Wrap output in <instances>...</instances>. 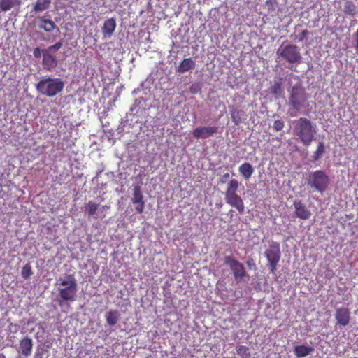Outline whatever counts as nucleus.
<instances>
[{
	"instance_id": "nucleus-1",
	"label": "nucleus",
	"mask_w": 358,
	"mask_h": 358,
	"mask_svg": "<svg viewBox=\"0 0 358 358\" xmlns=\"http://www.w3.org/2000/svg\"><path fill=\"white\" fill-rule=\"evenodd\" d=\"M317 127L306 117H300L294 122V134L306 147L311 145L315 139Z\"/></svg>"
},
{
	"instance_id": "nucleus-2",
	"label": "nucleus",
	"mask_w": 358,
	"mask_h": 358,
	"mask_svg": "<svg viewBox=\"0 0 358 358\" xmlns=\"http://www.w3.org/2000/svg\"><path fill=\"white\" fill-rule=\"evenodd\" d=\"M308 94L306 90L300 85H295L290 90L289 103L296 113L301 112L303 109L309 108ZM295 114H291L294 117Z\"/></svg>"
},
{
	"instance_id": "nucleus-3",
	"label": "nucleus",
	"mask_w": 358,
	"mask_h": 358,
	"mask_svg": "<svg viewBox=\"0 0 358 358\" xmlns=\"http://www.w3.org/2000/svg\"><path fill=\"white\" fill-rule=\"evenodd\" d=\"M64 82L60 78H42L36 85V90L43 95L54 97L62 92Z\"/></svg>"
},
{
	"instance_id": "nucleus-4",
	"label": "nucleus",
	"mask_w": 358,
	"mask_h": 358,
	"mask_svg": "<svg viewBox=\"0 0 358 358\" xmlns=\"http://www.w3.org/2000/svg\"><path fill=\"white\" fill-rule=\"evenodd\" d=\"M238 187L239 182L236 179H231L228 182L224 199L227 203L236 208L240 214H243L245 211V205L242 198L237 194Z\"/></svg>"
},
{
	"instance_id": "nucleus-5",
	"label": "nucleus",
	"mask_w": 358,
	"mask_h": 358,
	"mask_svg": "<svg viewBox=\"0 0 358 358\" xmlns=\"http://www.w3.org/2000/svg\"><path fill=\"white\" fill-rule=\"evenodd\" d=\"M59 304L63 301H74L78 290L76 280L73 275H69L67 279H59L58 283Z\"/></svg>"
},
{
	"instance_id": "nucleus-6",
	"label": "nucleus",
	"mask_w": 358,
	"mask_h": 358,
	"mask_svg": "<svg viewBox=\"0 0 358 358\" xmlns=\"http://www.w3.org/2000/svg\"><path fill=\"white\" fill-rule=\"evenodd\" d=\"M330 183L328 175L323 170H317L309 173L307 178V185L315 191L324 192Z\"/></svg>"
},
{
	"instance_id": "nucleus-7",
	"label": "nucleus",
	"mask_w": 358,
	"mask_h": 358,
	"mask_svg": "<svg viewBox=\"0 0 358 358\" xmlns=\"http://www.w3.org/2000/svg\"><path fill=\"white\" fill-rule=\"evenodd\" d=\"M264 255L268 262V266L270 272L275 273L281 257L280 243L272 242L265 250Z\"/></svg>"
},
{
	"instance_id": "nucleus-8",
	"label": "nucleus",
	"mask_w": 358,
	"mask_h": 358,
	"mask_svg": "<svg viewBox=\"0 0 358 358\" xmlns=\"http://www.w3.org/2000/svg\"><path fill=\"white\" fill-rule=\"evenodd\" d=\"M277 55L290 64L299 63L301 60L300 50L295 45H281L277 50Z\"/></svg>"
},
{
	"instance_id": "nucleus-9",
	"label": "nucleus",
	"mask_w": 358,
	"mask_h": 358,
	"mask_svg": "<svg viewBox=\"0 0 358 358\" xmlns=\"http://www.w3.org/2000/svg\"><path fill=\"white\" fill-rule=\"evenodd\" d=\"M224 263L229 266L235 280H241L246 275V271L243 264L231 256H226L224 257Z\"/></svg>"
},
{
	"instance_id": "nucleus-10",
	"label": "nucleus",
	"mask_w": 358,
	"mask_h": 358,
	"mask_svg": "<svg viewBox=\"0 0 358 358\" xmlns=\"http://www.w3.org/2000/svg\"><path fill=\"white\" fill-rule=\"evenodd\" d=\"M217 126H203L196 127L192 132L196 139H206L218 133Z\"/></svg>"
},
{
	"instance_id": "nucleus-11",
	"label": "nucleus",
	"mask_w": 358,
	"mask_h": 358,
	"mask_svg": "<svg viewBox=\"0 0 358 358\" xmlns=\"http://www.w3.org/2000/svg\"><path fill=\"white\" fill-rule=\"evenodd\" d=\"M131 202L133 204L136 205L135 210L137 213L141 214L143 213L145 201L140 186L136 185L134 187Z\"/></svg>"
},
{
	"instance_id": "nucleus-12",
	"label": "nucleus",
	"mask_w": 358,
	"mask_h": 358,
	"mask_svg": "<svg viewBox=\"0 0 358 358\" xmlns=\"http://www.w3.org/2000/svg\"><path fill=\"white\" fill-rule=\"evenodd\" d=\"M294 214L296 217L301 220H308L311 216V212L306 206L305 203L301 200H296L294 202Z\"/></svg>"
},
{
	"instance_id": "nucleus-13",
	"label": "nucleus",
	"mask_w": 358,
	"mask_h": 358,
	"mask_svg": "<svg viewBox=\"0 0 358 358\" xmlns=\"http://www.w3.org/2000/svg\"><path fill=\"white\" fill-rule=\"evenodd\" d=\"M335 318L338 324L345 327L347 326L350 320V312L347 308H339L336 310L335 313Z\"/></svg>"
},
{
	"instance_id": "nucleus-14",
	"label": "nucleus",
	"mask_w": 358,
	"mask_h": 358,
	"mask_svg": "<svg viewBox=\"0 0 358 358\" xmlns=\"http://www.w3.org/2000/svg\"><path fill=\"white\" fill-rule=\"evenodd\" d=\"M57 59L55 55L43 50L42 65L44 69L52 71L57 67Z\"/></svg>"
},
{
	"instance_id": "nucleus-15",
	"label": "nucleus",
	"mask_w": 358,
	"mask_h": 358,
	"mask_svg": "<svg viewBox=\"0 0 358 358\" xmlns=\"http://www.w3.org/2000/svg\"><path fill=\"white\" fill-rule=\"evenodd\" d=\"M36 22L37 23L39 29H43L47 32L53 31L56 27L55 23L52 20L45 18V16L37 17L36 19Z\"/></svg>"
},
{
	"instance_id": "nucleus-16",
	"label": "nucleus",
	"mask_w": 358,
	"mask_h": 358,
	"mask_svg": "<svg viewBox=\"0 0 358 358\" xmlns=\"http://www.w3.org/2000/svg\"><path fill=\"white\" fill-rule=\"evenodd\" d=\"M32 348L33 341L29 337L25 336L20 341V348L23 356H29L31 354Z\"/></svg>"
},
{
	"instance_id": "nucleus-17",
	"label": "nucleus",
	"mask_w": 358,
	"mask_h": 358,
	"mask_svg": "<svg viewBox=\"0 0 358 358\" xmlns=\"http://www.w3.org/2000/svg\"><path fill=\"white\" fill-rule=\"evenodd\" d=\"M116 28V20L115 18H109L105 20L102 27V33L104 37L110 38L114 33Z\"/></svg>"
},
{
	"instance_id": "nucleus-18",
	"label": "nucleus",
	"mask_w": 358,
	"mask_h": 358,
	"mask_svg": "<svg viewBox=\"0 0 358 358\" xmlns=\"http://www.w3.org/2000/svg\"><path fill=\"white\" fill-rule=\"evenodd\" d=\"M195 62L192 58L184 59L178 66L177 71L180 73L188 71L195 67Z\"/></svg>"
},
{
	"instance_id": "nucleus-19",
	"label": "nucleus",
	"mask_w": 358,
	"mask_h": 358,
	"mask_svg": "<svg viewBox=\"0 0 358 358\" xmlns=\"http://www.w3.org/2000/svg\"><path fill=\"white\" fill-rule=\"evenodd\" d=\"M238 171L243 178L249 180L254 173V169L250 163L244 162L239 166Z\"/></svg>"
},
{
	"instance_id": "nucleus-20",
	"label": "nucleus",
	"mask_w": 358,
	"mask_h": 358,
	"mask_svg": "<svg viewBox=\"0 0 358 358\" xmlns=\"http://www.w3.org/2000/svg\"><path fill=\"white\" fill-rule=\"evenodd\" d=\"M313 350V347L301 345L296 346L294 352L297 357H304L310 354Z\"/></svg>"
},
{
	"instance_id": "nucleus-21",
	"label": "nucleus",
	"mask_w": 358,
	"mask_h": 358,
	"mask_svg": "<svg viewBox=\"0 0 358 358\" xmlns=\"http://www.w3.org/2000/svg\"><path fill=\"white\" fill-rule=\"evenodd\" d=\"M21 0H0V9L6 12L10 10L15 6H20Z\"/></svg>"
},
{
	"instance_id": "nucleus-22",
	"label": "nucleus",
	"mask_w": 358,
	"mask_h": 358,
	"mask_svg": "<svg viewBox=\"0 0 358 358\" xmlns=\"http://www.w3.org/2000/svg\"><path fill=\"white\" fill-rule=\"evenodd\" d=\"M343 13L349 16L354 17L357 13L356 5L350 0H346L343 3Z\"/></svg>"
},
{
	"instance_id": "nucleus-23",
	"label": "nucleus",
	"mask_w": 358,
	"mask_h": 358,
	"mask_svg": "<svg viewBox=\"0 0 358 358\" xmlns=\"http://www.w3.org/2000/svg\"><path fill=\"white\" fill-rule=\"evenodd\" d=\"M51 0H37L33 10L36 12L44 11L50 6Z\"/></svg>"
},
{
	"instance_id": "nucleus-24",
	"label": "nucleus",
	"mask_w": 358,
	"mask_h": 358,
	"mask_svg": "<svg viewBox=\"0 0 358 358\" xmlns=\"http://www.w3.org/2000/svg\"><path fill=\"white\" fill-rule=\"evenodd\" d=\"M107 323L110 326H114L119 319V313L117 310H109L106 315Z\"/></svg>"
},
{
	"instance_id": "nucleus-25",
	"label": "nucleus",
	"mask_w": 358,
	"mask_h": 358,
	"mask_svg": "<svg viewBox=\"0 0 358 358\" xmlns=\"http://www.w3.org/2000/svg\"><path fill=\"white\" fill-rule=\"evenodd\" d=\"M324 152V142L320 141L317 143L316 150L314 152L312 156L313 161H317L318 159H320Z\"/></svg>"
},
{
	"instance_id": "nucleus-26",
	"label": "nucleus",
	"mask_w": 358,
	"mask_h": 358,
	"mask_svg": "<svg viewBox=\"0 0 358 358\" xmlns=\"http://www.w3.org/2000/svg\"><path fill=\"white\" fill-rule=\"evenodd\" d=\"M237 355L241 358H251L249 348L245 345H238L236 348Z\"/></svg>"
},
{
	"instance_id": "nucleus-27",
	"label": "nucleus",
	"mask_w": 358,
	"mask_h": 358,
	"mask_svg": "<svg viewBox=\"0 0 358 358\" xmlns=\"http://www.w3.org/2000/svg\"><path fill=\"white\" fill-rule=\"evenodd\" d=\"M98 208H99L98 204L95 203L92 201H90L85 206V213H87L89 217H91L95 214Z\"/></svg>"
},
{
	"instance_id": "nucleus-28",
	"label": "nucleus",
	"mask_w": 358,
	"mask_h": 358,
	"mask_svg": "<svg viewBox=\"0 0 358 358\" xmlns=\"http://www.w3.org/2000/svg\"><path fill=\"white\" fill-rule=\"evenodd\" d=\"M33 274L31 267L29 264H25L22 269V277L27 280Z\"/></svg>"
},
{
	"instance_id": "nucleus-29",
	"label": "nucleus",
	"mask_w": 358,
	"mask_h": 358,
	"mask_svg": "<svg viewBox=\"0 0 358 358\" xmlns=\"http://www.w3.org/2000/svg\"><path fill=\"white\" fill-rule=\"evenodd\" d=\"M62 45H63L62 42L59 41V42L56 43L55 44L49 46L48 48L43 49V50L48 52L50 54H52V53L57 52V50H59L62 47Z\"/></svg>"
},
{
	"instance_id": "nucleus-30",
	"label": "nucleus",
	"mask_w": 358,
	"mask_h": 358,
	"mask_svg": "<svg viewBox=\"0 0 358 358\" xmlns=\"http://www.w3.org/2000/svg\"><path fill=\"white\" fill-rule=\"evenodd\" d=\"M271 92L273 94H275V95H279L281 92H282V85L279 82H277V83H275L272 86H271Z\"/></svg>"
},
{
	"instance_id": "nucleus-31",
	"label": "nucleus",
	"mask_w": 358,
	"mask_h": 358,
	"mask_svg": "<svg viewBox=\"0 0 358 358\" xmlns=\"http://www.w3.org/2000/svg\"><path fill=\"white\" fill-rule=\"evenodd\" d=\"M265 3L268 10L271 11L275 10L278 6L277 0H266Z\"/></svg>"
},
{
	"instance_id": "nucleus-32",
	"label": "nucleus",
	"mask_w": 358,
	"mask_h": 358,
	"mask_svg": "<svg viewBox=\"0 0 358 358\" xmlns=\"http://www.w3.org/2000/svg\"><path fill=\"white\" fill-rule=\"evenodd\" d=\"M284 126H285V123L282 120H277L274 122L273 128L276 131H280L283 129Z\"/></svg>"
},
{
	"instance_id": "nucleus-33",
	"label": "nucleus",
	"mask_w": 358,
	"mask_h": 358,
	"mask_svg": "<svg viewBox=\"0 0 358 358\" xmlns=\"http://www.w3.org/2000/svg\"><path fill=\"white\" fill-rule=\"evenodd\" d=\"M308 35V31L305 29V30H303L298 36H297V39L299 41H303L306 37Z\"/></svg>"
},
{
	"instance_id": "nucleus-34",
	"label": "nucleus",
	"mask_w": 358,
	"mask_h": 358,
	"mask_svg": "<svg viewBox=\"0 0 358 358\" xmlns=\"http://www.w3.org/2000/svg\"><path fill=\"white\" fill-rule=\"evenodd\" d=\"M41 54L43 55V50H41L39 48H34L33 55L35 58H40L41 57Z\"/></svg>"
},
{
	"instance_id": "nucleus-35",
	"label": "nucleus",
	"mask_w": 358,
	"mask_h": 358,
	"mask_svg": "<svg viewBox=\"0 0 358 358\" xmlns=\"http://www.w3.org/2000/svg\"><path fill=\"white\" fill-rule=\"evenodd\" d=\"M353 36H354L355 41V47L357 52L358 53V29H357L355 33L353 34Z\"/></svg>"
},
{
	"instance_id": "nucleus-36",
	"label": "nucleus",
	"mask_w": 358,
	"mask_h": 358,
	"mask_svg": "<svg viewBox=\"0 0 358 358\" xmlns=\"http://www.w3.org/2000/svg\"><path fill=\"white\" fill-rule=\"evenodd\" d=\"M189 92L192 94H196L199 92L198 86L195 84L192 85L191 87H189Z\"/></svg>"
},
{
	"instance_id": "nucleus-37",
	"label": "nucleus",
	"mask_w": 358,
	"mask_h": 358,
	"mask_svg": "<svg viewBox=\"0 0 358 358\" xmlns=\"http://www.w3.org/2000/svg\"><path fill=\"white\" fill-rule=\"evenodd\" d=\"M223 178H229V173H226L223 175Z\"/></svg>"
},
{
	"instance_id": "nucleus-38",
	"label": "nucleus",
	"mask_w": 358,
	"mask_h": 358,
	"mask_svg": "<svg viewBox=\"0 0 358 358\" xmlns=\"http://www.w3.org/2000/svg\"><path fill=\"white\" fill-rule=\"evenodd\" d=\"M246 263H247L248 266H250H250H251V265L252 264L251 263V262H250V261H247V262H246Z\"/></svg>"
},
{
	"instance_id": "nucleus-39",
	"label": "nucleus",
	"mask_w": 358,
	"mask_h": 358,
	"mask_svg": "<svg viewBox=\"0 0 358 358\" xmlns=\"http://www.w3.org/2000/svg\"><path fill=\"white\" fill-rule=\"evenodd\" d=\"M0 358H6V356L3 353H0Z\"/></svg>"
},
{
	"instance_id": "nucleus-40",
	"label": "nucleus",
	"mask_w": 358,
	"mask_h": 358,
	"mask_svg": "<svg viewBox=\"0 0 358 358\" xmlns=\"http://www.w3.org/2000/svg\"><path fill=\"white\" fill-rule=\"evenodd\" d=\"M231 117L234 120V122H235L237 124V122L235 120V117H234V115H233V113L231 114Z\"/></svg>"
},
{
	"instance_id": "nucleus-41",
	"label": "nucleus",
	"mask_w": 358,
	"mask_h": 358,
	"mask_svg": "<svg viewBox=\"0 0 358 358\" xmlns=\"http://www.w3.org/2000/svg\"><path fill=\"white\" fill-rule=\"evenodd\" d=\"M354 358H356V357H354Z\"/></svg>"
}]
</instances>
